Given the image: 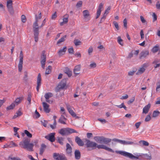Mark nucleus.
Instances as JSON below:
<instances>
[{"instance_id":"nucleus-1","label":"nucleus","mask_w":160,"mask_h":160,"mask_svg":"<svg viewBox=\"0 0 160 160\" xmlns=\"http://www.w3.org/2000/svg\"><path fill=\"white\" fill-rule=\"evenodd\" d=\"M30 139L25 138L19 142V145L21 148L28 151H33L34 144L32 143H30Z\"/></svg>"},{"instance_id":"nucleus-2","label":"nucleus","mask_w":160,"mask_h":160,"mask_svg":"<svg viewBox=\"0 0 160 160\" xmlns=\"http://www.w3.org/2000/svg\"><path fill=\"white\" fill-rule=\"evenodd\" d=\"M116 152L117 153H118L124 156L128 157L132 159H138V157L133 155L131 153L127 152L125 151H116Z\"/></svg>"},{"instance_id":"nucleus-3","label":"nucleus","mask_w":160,"mask_h":160,"mask_svg":"<svg viewBox=\"0 0 160 160\" xmlns=\"http://www.w3.org/2000/svg\"><path fill=\"white\" fill-rule=\"evenodd\" d=\"M42 17L41 13L40 12L38 17L37 15L35 16V21L33 24V31H39V29L40 27H39L38 24V19H41Z\"/></svg>"},{"instance_id":"nucleus-4","label":"nucleus","mask_w":160,"mask_h":160,"mask_svg":"<svg viewBox=\"0 0 160 160\" xmlns=\"http://www.w3.org/2000/svg\"><path fill=\"white\" fill-rule=\"evenodd\" d=\"M94 139L96 140L99 141L100 143H103L105 144H108L112 141L111 139L100 137H95Z\"/></svg>"},{"instance_id":"nucleus-5","label":"nucleus","mask_w":160,"mask_h":160,"mask_svg":"<svg viewBox=\"0 0 160 160\" xmlns=\"http://www.w3.org/2000/svg\"><path fill=\"white\" fill-rule=\"evenodd\" d=\"M86 145V147L88 148V150H90L95 149L97 146V144L96 142L91 141L89 140H87V142Z\"/></svg>"},{"instance_id":"nucleus-6","label":"nucleus","mask_w":160,"mask_h":160,"mask_svg":"<svg viewBox=\"0 0 160 160\" xmlns=\"http://www.w3.org/2000/svg\"><path fill=\"white\" fill-rule=\"evenodd\" d=\"M19 60L18 65V68L19 72H21L22 68V65L23 63V55L22 51H21L19 54Z\"/></svg>"},{"instance_id":"nucleus-7","label":"nucleus","mask_w":160,"mask_h":160,"mask_svg":"<svg viewBox=\"0 0 160 160\" xmlns=\"http://www.w3.org/2000/svg\"><path fill=\"white\" fill-rule=\"evenodd\" d=\"M7 7L10 14H13L14 13V10L12 7V0L7 1Z\"/></svg>"},{"instance_id":"nucleus-8","label":"nucleus","mask_w":160,"mask_h":160,"mask_svg":"<svg viewBox=\"0 0 160 160\" xmlns=\"http://www.w3.org/2000/svg\"><path fill=\"white\" fill-rule=\"evenodd\" d=\"M66 80L65 79H63L56 88V91L57 92H58L60 89H63L66 86Z\"/></svg>"},{"instance_id":"nucleus-9","label":"nucleus","mask_w":160,"mask_h":160,"mask_svg":"<svg viewBox=\"0 0 160 160\" xmlns=\"http://www.w3.org/2000/svg\"><path fill=\"white\" fill-rule=\"evenodd\" d=\"M53 158L55 160H67L64 155L60 154L57 153H54L53 154Z\"/></svg>"},{"instance_id":"nucleus-10","label":"nucleus","mask_w":160,"mask_h":160,"mask_svg":"<svg viewBox=\"0 0 160 160\" xmlns=\"http://www.w3.org/2000/svg\"><path fill=\"white\" fill-rule=\"evenodd\" d=\"M45 51H43L42 52V55L41 56V63L42 65V67L44 69L45 67V64L46 61V56L45 54Z\"/></svg>"},{"instance_id":"nucleus-11","label":"nucleus","mask_w":160,"mask_h":160,"mask_svg":"<svg viewBox=\"0 0 160 160\" xmlns=\"http://www.w3.org/2000/svg\"><path fill=\"white\" fill-rule=\"evenodd\" d=\"M96 148H98V149H103L112 152H114V151L112 149L107 147V146L103 144L98 145L97 144Z\"/></svg>"},{"instance_id":"nucleus-12","label":"nucleus","mask_w":160,"mask_h":160,"mask_svg":"<svg viewBox=\"0 0 160 160\" xmlns=\"http://www.w3.org/2000/svg\"><path fill=\"white\" fill-rule=\"evenodd\" d=\"M55 133H51L45 136V138L52 142L55 141Z\"/></svg>"},{"instance_id":"nucleus-13","label":"nucleus","mask_w":160,"mask_h":160,"mask_svg":"<svg viewBox=\"0 0 160 160\" xmlns=\"http://www.w3.org/2000/svg\"><path fill=\"white\" fill-rule=\"evenodd\" d=\"M149 54V52L148 50H144L142 51L140 54L139 58L141 59L142 58H145Z\"/></svg>"},{"instance_id":"nucleus-14","label":"nucleus","mask_w":160,"mask_h":160,"mask_svg":"<svg viewBox=\"0 0 160 160\" xmlns=\"http://www.w3.org/2000/svg\"><path fill=\"white\" fill-rule=\"evenodd\" d=\"M41 75L40 73H39L37 78V86L36 89L38 92L39 91V87L41 85Z\"/></svg>"},{"instance_id":"nucleus-15","label":"nucleus","mask_w":160,"mask_h":160,"mask_svg":"<svg viewBox=\"0 0 160 160\" xmlns=\"http://www.w3.org/2000/svg\"><path fill=\"white\" fill-rule=\"evenodd\" d=\"M68 15L66 14L63 16V22L60 23V26H63L64 24L67 23L68 21Z\"/></svg>"},{"instance_id":"nucleus-16","label":"nucleus","mask_w":160,"mask_h":160,"mask_svg":"<svg viewBox=\"0 0 160 160\" xmlns=\"http://www.w3.org/2000/svg\"><path fill=\"white\" fill-rule=\"evenodd\" d=\"M44 111L47 113H48L50 111V109L49 108V105L45 102H43L42 103Z\"/></svg>"},{"instance_id":"nucleus-17","label":"nucleus","mask_w":160,"mask_h":160,"mask_svg":"<svg viewBox=\"0 0 160 160\" xmlns=\"http://www.w3.org/2000/svg\"><path fill=\"white\" fill-rule=\"evenodd\" d=\"M75 141L79 146H82L84 145L83 142L77 136L75 137Z\"/></svg>"},{"instance_id":"nucleus-18","label":"nucleus","mask_w":160,"mask_h":160,"mask_svg":"<svg viewBox=\"0 0 160 160\" xmlns=\"http://www.w3.org/2000/svg\"><path fill=\"white\" fill-rule=\"evenodd\" d=\"M84 17L86 20H89L90 19V14L87 10H84L83 12Z\"/></svg>"},{"instance_id":"nucleus-19","label":"nucleus","mask_w":160,"mask_h":160,"mask_svg":"<svg viewBox=\"0 0 160 160\" xmlns=\"http://www.w3.org/2000/svg\"><path fill=\"white\" fill-rule=\"evenodd\" d=\"M67 49V47L66 46L64 47L63 49H60L58 52V55L60 56H61L64 55Z\"/></svg>"},{"instance_id":"nucleus-20","label":"nucleus","mask_w":160,"mask_h":160,"mask_svg":"<svg viewBox=\"0 0 160 160\" xmlns=\"http://www.w3.org/2000/svg\"><path fill=\"white\" fill-rule=\"evenodd\" d=\"M81 68L80 65H78L76 66L74 70V72L76 75H78L79 73V71Z\"/></svg>"},{"instance_id":"nucleus-21","label":"nucleus","mask_w":160,"mask_h":160,"mask_svg":"<svg viewBox=\"0 0 160 160\" xmlns=\"http://www.w3.org/2000/svg\"><path fill=\"white\" fill-rule=\"evenodd\" d=\"M66 120L67 119L64 116L62 115L58 120V122L62 124H66Z\"/></svg>"},{"instance_id":"nucleus-22","label":"nucleus","mask_w":160,"mask_h":160,"mask_svg":"<svg viewBox=\"0 0 160 160\" xmlns=\"http://www.w3.org/2000/svg\"><path fill=\"white\" fill-rule=\"evenodd\" d=\"M58 132L62 136L67 135L66 128H64L60 129Z\"/></svg>"},{"instance_id":"nucleus-23","label":"nucleus","mask_w":160,"mask_h":160,"mask_svg":"<svg viewBox=\"0 0 160 160\" xmlns=\"http://www.w3.org/2000/svg\"><path fill=\"white\" fill-rule=\"evenodd\" d=\"M151 105L150 104H148L145 106L143 108L142 112L145 114L148 113L150 108Z\"/></svg>"},{"instance_id":"nucleus-24","label":"nucleus","mask_w":160,"mask_h":160,"mask_svg":"<svg viewBox=\"0 0 160 160\" xmlns=\"http://www.w3.org/2000/svg\"><path fill=\"white\" fill-rule=\"evenodd\" d=\"M75 158L76 159H79L81 157L80 152L79 150H76L74 152Z\"/></svg>"},{"instance_id":"nucleus-25","label":"nucleus","mask_w":160,"mask_h":160,"mask_svg":"<svg viewBox=\"0 0 160 160\" xmlns=\"http://www.w3.org/2000/svg\"><path fill=\"white\" fill-rule=\"evenodd\" d=\"M66 128L67 135L73 133H78L76 131L73 129L69 128Z\"/></svg>"},{"instance_id":"nucleus-26","label":"nucleus","mask_w":160,"mask_h":160,"mask_svg":"<svg viewBox=\"0 0 160 160\" xmlns=\"http://www.w3.org/2000/svg\"><path fill=\"white\" fill-rule=\"evenodd\" d=\"M53 96V94L52 93L48 92L46 93L44 97L46 99V100L47 102H49L48 99L49 98L52 97Z\"/></svg>"},{"instance_id":"nucleus-27","label":"nucleus","mask_w":160,"mask_h":160,"mask_svg":"<svg viewBox=\"0 0 160 160\" xmlns=\"http://www.w3.org/2000/svg\"><path fill=\"white\" fill-rule=\"evenodd\" d=\"M66 151L68 154H70L72 152V148L70 145L68 143L66 144Z\"/></svg>"},{"instance_id":"nucleus-28","label":"nucleus","mask_w":160,"mask_h":160,"mask_svg":"<svg viewBox=\"0 0 160 160\" xmlns=\"http://www.w3.org/2000/svg\"><path fill=\"white\" fill-rule=\"evenodd\" d=\"M46 148V145L44 144H42L41 145V147L40 150L39 154L42 155Z\"/></svg>"},{"instance_id":"nucleus-29","label":"nucleus","mask_w":160,"mask_h":160,"mask_svg":"<svg viewBox=\"0 0 160 160\" xmlns=\"http://www.w3.org/2000/svg\"><path fill=\"white\" fill-rule=\"evenodd\" d=\"M110 9L111 7L109 6L107 8V9L105 10L103 16L102 18L101 19V20L103 19L104 20L105 19L106 15L108 13L109 11L110 10Z\"/></svg>"},{"instance_id":"nucleus-30","label":"nucleus","mask_w":160,"mask_h":160,"mask_svg":"<svg viewBox=\"0 0 160 160\" xmlns=\"http://www.w3.org/2000/svg\"><path fill=\"white\" fill-rule=\"evenodd\" d=\"M35 41L37 42L38 40L39 31H33Z\"/></svg>"},{"instance_id":"nucleus-31","label":"nucleus","mask_w":160,"mask_h":160,"mask_svg":"<svg viewBox=\"0 0 160 160\" xmlns=\"http://www.w3.org/2000/svg\"><path fill=\"white\" fill-rule=\"evenodd\" d=\"M22 114V113L21 112V110L19 109L18 111L16 112L14 115L13 117V119L16 118L17 117L21 116Z\"/></svg>"},{"instance_id":"nucleus-32","label":"nucleus","mask_w":160,"mask_h":160,"mask_svg":"<svg viewBox=\"0 0 160 160\" xmlns=\"http://www.w3.org/2000/svg\"><path fill=\"white\" fill-rule=\"evenodd\" d=\"M133 142L130 141H126L125 140H121V144L123 145H131L133 144Z\"/></svg>"},{"instance_id":"nucleus-33","label":"nucleus","mask_w":160,"mask_h":160,"mask_svg":"<svg viewBox=\"0 0 160 160\" xmlns=\"http://www.w3.org/2000/svg\"><path fill=\"white\" fill-rule=\"evenodd\" d=\"M159 48V46L158 45H156L152 48L151 51L153 53H155L158 50Z\"/></svg>"},{"instance_id":"nucleus-34","label":"nucleus","mask_w":160,"mask_h":160,"mask_svg":"<svg viewBox=\"0 0 160 160\" xmlns=\"http://www.w3.org/2000/svg\"><path fill=\"white\" fill-rule=\"evenodd\" d=\"M23 97H19L17 98L15 101V102L17 105H18L21 102V101L23 100Z\"/></svg>"},{"instance_id":"nucleus-35","label":"nucleus","mask_w":160,"mask_h":160,"mask_svg":"<svg viewBox=\"0 0 160 160\" xmlns=\"http://www.w3.org/2000/svg\"><path fill=\"white\" fill-rule=\"evenodd\" d=\"M117 41L118 43L122 46H123V40L121 39L120 36H118L117 38Z\"/></svg>"},{"instance_id":"nucleus-36","label":"nucleus","mask_w":160,"mask_h":160,"mask_svg":"<svg viewBox=\"0 0 160 160\" xmlns=\"http://www.w3.org/2000/svg\"><path fill=\"white\" fill-rule=\"evenodd\" d=\"M65 72L67 74L69 77H71L72 75V71L68 68L66 69Z\"/></svg>"},{"instance_id":"nucleus-37","label":"nucleus","mask_w":160,"mask_h":160,"mask_svg":"<svg viewBox=\"0 0 160 160\" xmlns=\"http://www.w3.org/2000/svg\"><path fill=\"white\" fill-rule=\"evenodd\" d=\"M52 68V67L51 66H49L46 69L45 74H48L50 73L51 72Z\"/></svg>"},{"instance_id":"nucleus-38","label":"nucleus","mask_w":160,"mask_h":160,"mask_svg":"<svg viewBox=\"0 0 160 160\" xmlns=\"http://www.w3.org/2000/svg\"><path fill=\"white\" fill-rule=\"evenodd\" d=\"M139 143L140 144H142L143 146H148L149 145L148 142L144 140H141L139 141Z\"/></svg>"},{"instance_id":"nucleus-39","label":"nucleus","mask_w":160,"mask_h":160,"mask_svg":"<svg viewBox=\"0 0 160 160\" xmlns=\"http://www.w3.org/2000/svg\"><path fill=\"white\" fill-rule=\"evenodd\" d=\"M160 112L158 111H154L152 114V117L154 118H155L158 117L160 114Z\"/></svg>"},{"instance_id":"nucleus-40","label":"nucleus","mask_w":160,"mask_h":160,"mask_svg":"<svg viewBox=\"0 0 160 160\" xmlns=\"http://www.w3.org/2000/svg\"><path fill=\"white\" fill-rule=\"evenodd\" d=\"M117 107L119 108H123L125 110H127V108L126 106L124 105V103H122L121 105H116Z\"/></svg>"},{"instance_id":"nucleus-41","label":"nucleus","mask_w":160,"mask_h":160,"mask_svg":"<svg viewBox=\"0 0 160 160\" xmlns=\"http://www.w3.org/2000/svg\"><path fill=\"white\" fill-rule=\"evenodd\" d=\"M67 35H64L63 37L61 38L60 39H59L57 42V44H58L64 42L65 41V38L66 37Z\"/></svg>"},{"instance_id":"nucleus-42","label":"nucleus","mask_w":160,"mask_h":160,"mask_svg":"<svg viewBox=\"0 0 160 160\" xmlns=\"http://www.w3.org/2000/svg\"><path fill=\"white\" fill-rule=\"evenodd\" d=\"M64 138L62 137L58 138V142L61 145H63L64 144Z\"/></svg>"},{"instance_id":"nucleus-43","label":"nucleus","mask_w":160,"mask_h":160,"mask_svg":"<svg viewBox=\"0 0 160 160\" xmlns=\"http://www.w3.org/2000/svg\"><path fill=\"white\" fill-rule=\"evenodd\" d=\"M145 68L143 67L140 68L137 72V74H141L143 72L145 71Z\"/></svg>"},{"instance_id":"nucleus-44","label":"nucleus","mask_w":160,"mask_h":160,"mask_svg":"<svg viewBox=\"0 0 160 160\" xmlns=\"http://www.w3.org/2000/svg\"><path fill=\"white\" fill-rule=\"evenodd\" d=\"M24 132L25 134L27 137L28 138H31L32 137V135L27 130H25L24 131Z\"/></svg>"},{"instance_id":"nucleus-45","label":"nucleus","mask_w":160,"mask_h":160,"mask_svg":"<svg viewBox=\"0 0 160 160\" xmlns=\"http://www.w3.org/2000/svg\"><path fill=\"white\" fill-rule=\"evenodd\" d=\"M15 107V105L14 103H12L7 108V109L8 110H11L13 109Z\"/></svg>"},{"instance_id":"nucleus-46","label":"nucleus","mask_w":160,"mask_h":160,"mask_svg":"<svg viewBox=\"0 0 160 160\" xmlns=\"http://www.w3.org/2000/svg\"><path fill=\"white\" fill-rule=\"evenodd\" d=\"M144 156L148 160H150L152 158L151 155V154H145Z\"/></svg>"},{"instance_id":"nucleus-47","label":"nucleus","mask_w":160,"mask_h":160,"mask_svg":"<svg viewBox=\"0 0 160 160\" xmlns=\"http://www.w3.org/2000/svg\"><path fill=\"white\" fill-rule=\"evenodd\" d=\"M74 43L76 46H78L80 45L81 42L78 39H75L74 41Z\"/></svg>"},{"instance_id":"nucleus-48","label":"nucleus","mask_w":160,"mask_h":160,"mask_svg":"<svg viewBox=\"0 0 160 160\" xmlns=\"http://www.w3.org/2000/svg\"><path fill=\"white\" fill-rule=\"evenodd\" d=\"M31 94L29 93H28V97L27 98V100L29 104H31Z\"/></svg>"},{"instance_id":"nucleus-49","label":"nucleus","mask_w":160,"mask_h":160,"mask_svg":"<svg viewBox=\"0 0 160 160\" xmlns=\"http://www.w3.org/2000/svg\"><path fill=\"white\" fill-rule=\"evenodd\" d=\"M66 106L67 107V108L68 112L70 111L71 110H72L71 107L70 105L68 104H66Z\"/></svg>"},{"instance_id":"nucleus-50","label":"nucleus","mask_w":160,"mask_h":160,"mask_svg":"<svg viewBox=\"0 0 160 160\" xmlns=\"http://www.w3.org/2000/svg\"><path fill=\"white\" fill-rule=\"evenodd\" d=\"M42 125L44 127H47L48 122L46 120H43L41 121Z\"/></svg>"},{"instance_id":"nucleus-51","label":"nucleus","mask_w":160,"mask_h":160,"mask_svg":"<svg viewBox=\"0 0 160 160\" xmlns=\"http://www.w3.org/2000/svg\"><path fill=\"white\" fill-rule=\"evenodd\" d=\"M69 112L72 117H76V114L73 110H71L70 111H69Z\"/></svg>"},{"instance_id":"nucleus-52","label":"nucleus","mask_w":160,"mask_h":160,"mask_svg":"<svg viewBox=\"0 0 160 160\" xmlns=\"http://www.w3.org/2000/svg\"><path fill=\"white\" fill-rule=\"evenodd\" d=\"M96 63L94 62L91 63L89 65V67L90 68H95L96 67Z\"/></svg>"},{"instance_id":"nucleus-53","label":"nucleus","mask_w":160,"mask_h":160,"mask_svg":"<svg viewBox=\"0 0 160 160\" xmlns=\"http://www.w3.org/2000/svg\"><path fill=\"white\" fill-rule=\"evenodd\" d=\"M152 16L153 17V22H154L157 20V16L155 13L153 12Z\"/></svg>"},{"instance_id":"nucleus-54","label":"nucleus","mask_w":160,"mask_h":160,"mask_svg":"<svg viewBox=\"0 0 160 160\" xmlns=\"http://www.w3.org/2000/svg\"><path fill=\"white\" fill-rule=\"evenodd\" d=\"M157 87L156 88L157 92L159 91V89L160 88V82H158L157 83Z\"/></svg>"},{"instance_id":"nucleus-55","label":"nucleus","mask_w":160,"mask_h":160,"mask_svg":"<svg viewBox=\"0 0 160 160\" xmlns=\"http://www.w3.org/2000/svg\"><path fill=\"white\" fill-rule=\"evenodd\" d=\"M123 25L124 28H127V20L126 18H125L124 19L123 21Z\"/></svg>"},{"instance_id":"nucleus-56","label":"nucleus","mask_w":160,"mask_h":160,"mask_svg":"<svg viewBox=\"0 0 160 160\" xmlns=\"http://www.w3.org/2000/svg\"><path fill=\"white\" fill-rule=\"evenodd\" d=\"M56 122H54L53 125L50 124V126L52 129H54L56 128Z\"/></svg>"},{"instance_id":"nucleus-57","label":"nucleus","mask_w":160,"mask_h":160,"mask_svg":"<svg viewBox=\"0 0 160 160\" xmlns=\"http://www.w3.org/2000/svg\"><path fill=\"white\" fill-rule=\"evenodd\" d=\"M151 119V117L150 115H148L145 118V121L146 122L149 121Z\"/></svg>"},{"instance_id":"nucleus-58","label":"nucleus","mask_w":160,"mask_h":160,"mask_svg":"<svg viewBox=\"0 0 160 160\" xmlns=\"http://www.w3.org/2000/svg\"><path fill=\"white\" fill-rule=\"evenodd\" d=\"M21 20L22 22L23 23L26 22V18L24 15H23L21 16Z\"/></svg>"},{"instance_id":"nucleus-59","label":"nucleus","mask_w":160,"mask_h":160,"mask_svg":"<svg viewBox=\"0 0 160 160\" xmlns=\"http://www.w3.org/2000/svg\"><path fill=\"white\" fill-rule=\"evenodd\" d=\"M101 10L98 9L97 12V16L96 17V19L98 18H99V16H100L101 13Z\"/></svg>"},{"instance_id":"nucleus-60","label":"nucleus","mask_w":160,"mask_h":160,"mask_svg":"<svg viewBox=\"0 0 160 160\" xmlns=\"http://www.w3.org/2000/svg\"><path fill=\"white\" fill-rule=\"evenodd\" d=\"M113 23L114 24L115 27L117 30H119V26L118 23L115 21L113 22Z\"/></svg>"},{"instance_id":"nucleus-61","label":"nucleus","mask_w":160,"mask_h":160,"mask_svg":"<svg viewBox=\"0 0 160 160\" xmlns=\"http://www.w3.org/2000/svg\"><path fill=\"white\" fill-rule=\"evenodd\" d=\"M68 51L70 53L73 54V53L74 50L72 48H69L68 50Z\"/></svg>"},{"instance_id":"nucleus-62","label":"nucleus","mask_w":160,"mask_h":160,"mask_svg":"<svg viewBox=\"0 0 160 160\" xmlns=\"http://www.w3.org/2000/svg\"><path fill=\"white\" fill-rule=\"evenodd\" d=\"M57 12H56L52 15V19H55L57 18Z\"/></svg>"},{"instance_id":"nucleus-63","label":"nucleus","mask_w":160,"mask_h":160,"mask_svg":"<svg viewBox=\"0 0 160 160\" xmlns=\"http://www.w3.org/2000/svg\"><path fill=\"white\" fill-rule=\"evenodd\" d=\"M93 51V48L92 47H90L88 49V53L89 54H90Z\"/></svg>"},{"instance_id":"nucleus-64","label":"nucleus","mask_w":160,"mask_h":160,"mask_svg":"<svg viewBox=\"0 0 160 160\" xmlns=\"http://www.w3.org/2000/svg\"><path fill=\"white\" fill-rule=\"evenodd\" d=\"M156 7L157 9H160V3L159 1L157 2L156 3Z\"/></svg>"}]
</instances>
